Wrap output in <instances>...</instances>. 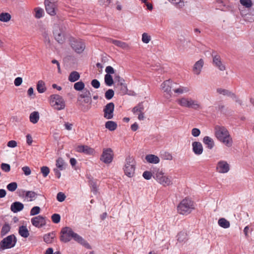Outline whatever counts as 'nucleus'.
<instances>
[{
	"label": "nucleus",
	"instance_id": "f257e3e1",
	"mask_svg": "<svg viewBox=\"0 0 254 254\" xmlns=\"http://www.w3.org/2000/svg\"><path fill=\"white\" fill-rule=\"evenodd\" d=\"M71 239H73L75 241L88 249H91V247L89 243L82 237L74 232L71 228L69 227L63 228L61 231V241L66 243L69 242Z\"/></svg>",
	"mask_w": 254,
	"mask_h": 254
},
{
	"label": "nucleus",
	"instance_id": "f03ea898",
	"mask_svg": "<svg viewBox=\"0 0 254 254\" xmlns=\"http://www.w3.org/2000/svg\"><path fill=\"white\" fill-rule=\"evenodd\" d=\"M214 134L217 140L228 147L232 146L233 141L229 131L223 126H216L214 128Z\"/></svg>",
	"mask_w": 254,
	"mask_h": 254
},
{
	"label": "nucleus",
	"instance_id": "7ed1b4c3",
	"mask_svg": "<svg viewBox=\"0 0 254 254\" xmlns=\"http://www.w3.org/2000/svg\"><path fill=\"white\" fill-rule=\"evenodd\" d=\"M195 204L190 198L186 197L182 199L177 206L178 212L182 215H187L194 209Z\"/></svg>",
	"mask_w": 254,
	"mask_h": 254
},
{
	"label": "nucleus",
	"instance_id": "20e7f679",
	"mask_svg": "<svg viewBox=\"0 0 254 254\" xmlns=\"http://www.w3.org/2000/svg\"><path fill=\"white\" fill-rule=\"evenodd\" d=\"M135 161L132 157L128 156L125 160L124 170L125 174L127 177L131 178L134 174L135 169Z\"/></svg>",
	"mask_w": 254,
	"mask_h": 254
},
{
	"label": "nucleus",
	"instance_id": "39448f33",
	"mask_svg": "<svg viewBox=\"0 0 254 254\" xmlns=\"http://www.w3.org/2000/svg\"><path fill=\"white\" fill-rule=\"evenodd\" d=\"M50 104L57 110H62L65 107V101L64 98L58 94H53L50 97Z\"/></svg>",
	"mask_w": 254,
	"mask_h": 254
},
{
	"label": "nucleus",
	"instance_id": "423d86ee",
	"mask_svg": "<svg viewBox=\"0 0 254 254\" xmlns=\"http://www.w3.org/2000/svg\"><path fill=\"white\" fill-rule=\"evenodd\" d=\"M153 178L158 183L164 187L169 186L173 184L171 177L165 175L164 173L159 169L154 173Z\"/></svg>",
	"mask_w": 254,
	"mask_h": 254
},
{
	"label": "nucleus",
	"instance_id": "0eeeda50",
	"mask_svg": "<svg viewBox=\"0 0 254 254\" xmlns=\"http://www.w3.org/2000/svg\"><path fill=\"white\" fill-rule=\"evenodd\" d=\"M16 242V238L14 235H9L0 242V248L2 250L12 248L15 246Z\"/></svg>",
	"mask_w": 254,
	"mask_h": 254
},
{
	"label": "nucleus",
	"instance_id": "6e6552de",
	"mask_svg": "<svg viewBox=\"0 0 254 254\" xmlns=\"http://www.w3.org/2000/svg\"><path fill=\"white\" fill-rule=\"evenodd\" d=\"M55 40L59 43L63 44L65 40V30L62 27L55 26L53 31Z\"/></svg>",
	"mask_w": 254,
	"mask_h": 254
},
{
	"label": "nucleus",
	"instance_id": "1a4fd4ad",
	"mask_svg": "<svg viewBox=\"0 0 254 254\" xmlns=\"http://www.w3.org/2000/svg\"><path fill=\"white\" fill-rule=\"evenodd\" d=\"M174 85H177V84L176 83L173 82L171 80L169 79L163 82V83H162L161 86L162 90L163 91V92L166 93V98H169L171 97L172 95V92L171 89L172 88H174Z\"/></svg>",
	"mask_w": 254,
	"mask_h": 254
},
{
	"label": "nucleus",
	"instance_id": "9d476101",
	"mask_svg": "<svg viewBox=\"0 0 254 254\" xmlns=\"http://www.w3.org/2000/svg\"><path fill=\"white\" fill-rule=\"evenodd\" d=\"M113 157V151L111 148H104L100 157V160L105 164H110L112 162Z\"/></svg>",
	"mask_w": 254,
	"mask_h": 254
},
{
	"label": "nucleus",
	"instance_id": "9b49d317",
	"mask_svg": "<svg viewBox=\"0 0 254 254\" xmlns=\"http://www.w3.org/2000/svg\"><path fill=\"white\" fill-rule=\"evenodd\" d=\"M44 3L47 12L52 16L55 15L57 9V2L54 0H45Z\"/></svg>",
	"mask_w": 254,
	"mask_h": 254
},
{
	"label": "nucleus",
	"instance_id": "f8f14e48",
	"mask_svg": "<svg viewBox=\"0 0 254 254\" xmlns=\"http://www.w3.org/2000/svg\"><path fill=\"white\" fill-rule=\"evenodd\" d=\"M115 105L113 102L108 103L103 109L104 117L106 119H112L114 117Z\"/></svg>",
	"mask_w": 254,
	"mask_h": 254
},
{
	"label": "nucleus",
	"instance_id": "ddd939ff",
	"mask_svg": "<svg viewBox=\"0 0 254 254\" xmlns=\"http://www.w3.org/2000/svg\"><path fill=\"white\" fill-rule=\"evenodd\" d=\"M71 46L72 49L77 53H81L84 50L85 45L81 40H73L71 42Z\"/></svg>",
	"mask_w": 254,
	"mask_h": 254
},
{
	"label": "nucleus",
	"instance_id": "4468645a",
	"mask_svg": "<svg viewBox=\"0 0 254 254\" xmlns=\"http://www.w3.org/2000/svg\"><path fill=\"white\" fill-rule=\"evenodd\" d=\"M31 222L34 226L38 228L42 227L46 224L45 217L41 215L33 217L31 220Z\"/></svg>",
	"mask_w": 254,
	"mask_h": 254
},
{
	"label": "nucleus",
	"instance_id": "2eb2a0df",
	"mask_svg": "<svg viewBox=\"0 0 254 254\" xmlns=\"http://www.w3.org/2000/svg\"><path fill=\"white\" fill-rule=\"evenodd\" d=\"M229 170L230 166L226 161L221 160L217 163L216 170L218 172L224 174L228 172Z\"/></svg>",
	"mask_w": 254,
	"mask_h": 254
},
{
	"label": "nucleus",
	"instance_id": "dca6fc26",
	"mask_svg": "<svg viewBox=\"0 0 254 254\" xmlns=\"http://www.w3.org/2000/svg\"><path fill=\"white\" fill-rule=\"evenodd\" d=\"M213 58V64L217 67L220 70L224 71L225 70V65L222 63L221 57L218 55L212 54Z\"/></svg>",
	"mask_w": 254,
	"mask_h": 254
},
{
	"label": "nucleus",
	"instance_id": "f3484780",
	"mask_svg": "<svg viewBox=\"0 0 254 254\" xmlns=\"http://www.w3.org/2000/svg\"><path fill=\"white\" fill-rule=\"evenodd\" d=\"M192 149L193 152L196 155H201L203 151L202 145L199 141H194L192 143Z\"/></svg>",
	"mask_w": 254,
	"mask_h": 254
},
{
	"label": "nucleus",
	"instance_id": "a211bd4d",
	"mask_svg": "<svg viewBox=\"0 0 254 254\" xmlns=\"http://www.w3.org/2000/svg\"><path fill=\"white\" fill-rule=\"evenodd\" d=\"M79 98L84 99L83 101L85 103H89L92 101L90 92L87 89L84 90L79 95L78 99L79 101L80 100Z\"/></svg>",
	"mask_w": 254,
	"mask_h": 254
},
{
	"label": "nucleus",
	"instance_id": "6ab92c4d",
	"mask_svg": "<svg viewBox=\"0 0 254 254\" xmlns=\"http://www.w3.org/2000/svg\"><path fill=\"white\" fill-rule=\"evenodd\" d=\"M203 64L204 62L202 59H200L197 61L193 66L192 71L193 73L196 75H199L201 71Z\"/></svg>",
	"mask_w": 254,
	"mask_h": 254
},
{
	"label": "nucleus",
	"instance_id": "aec40b11",
	"mask_svg": "<svg viewBox=\"0 0 254 254\" xmlns=\"http://www.w3.org/2000/svg\"><path fill=\"white\" fill-rule=\"evenodd\" d=\"M77 151L88 155H91L94 153V150L93 148L87 145H79L77 147Z\"/></svg>",
	"mask_w": 254,
	"mask_h": 254
},
{
	"label": "nucleus",
	"instance_id": "412c9836",
	"mask_svg": "<svg viewBox=\"0 0 254 254\" xmlns=\"http://www.w3.org/2000/svg\"><path fill=\"white\" fill-rule=\"evenodd\" d=\"M23 208V204L19 201L14 202L10 206V210L14 213L19 212L22 210Z\"/></svg>",
	"mask_w": 254,
	"mask_h": 254
},
{
	"label": "nucleus",
	"instance_id": "4be33fe9",
	"mask_svg": "<svg viewBox=\"0 0 254 254\" xmlns=\"http://www.w3.org/2000/svg\"><path fill=\"white\" fill-rule=\"evenodd\" d=\"M203 143L208 149H212L215 146L214 140L208 136H205L203 138Z\"/></svg>",
	"mask_w": 254,
	"mask_h": 254
},
{
	"label": "nucleus",
	"instance_id": "5701e85b",
	"mask_svg": "<svg viewBox=\"0 0 254 254\" xmlns=\"http://www.w3.org/2000/svg\"><path fill=\"white\" fill-rule=\"evenodd\" d=\"M190 98L184 97L177 99V102L181 107L190 108Z\"/></svg>",
	"mask_w": 254,
	"mask_h": 254
},
{
	"label": "nucleus",
	"instance_id": "b1692460",
	"mask_svg": "<svg viewBox=\"0 0 254 254\" xmlns=\"http://www.w3.org/2000/svg\"><path fill=\"white\" fill-rule=\"evenodd\" d=\"M109 42L112 43L115 45L119 47H120L123 49L126 50L129 48V46L127 43L122 42L121 41L110 39H109Z\"/></svg>",
	"mask_w": 254,
	"mask_h": 254
},
{
	"label": "nucleus",
	"instance_id": "393cba45",
	"mask_svg": "<svg viewBox=\"0 0 254 254\" xmlns=\"http://www.w3.org/2000/svg\"><path fill=\"white\" fill-rule=\"evenodd\" d=\"M173 91L178 94H182L188 93L190 91V89L188 87L179 85L178 87H174Z\"/></svg>",
	"mask_w": 254,
	"mask_h": 254
},
{
	"label": "nucleus",
	"instance_id": "a878e982",
	"mask_svg": "<svg viewBox=\"0 0 254 254\" xmlns=\"http://www.w3.org/2000/svg\"><path fill=\"white\" fill-rule=\"evenodd\" d=\"M145 160L149 163L157 164L160 162L159 158L153 154H148L145 156Z\"/></svg>",
	"mask_w": 254,
	"mask_h": 254
},
{
	"label": "nucleus",
	"instance_id": "bb28decb",
	"mask_svg": "<svg viewBox=\"0 0 254 254\" xmlns=\"http://www.w3.org/2000/svg\"><path fill=\"white\" fill-rule=\"evenodd\" d=\"M190 108L198 110L202 109V106L201 104L197 100H194L190 98Z\"/></svg>",
	"mask_w": 254,
	"mask_h": 254
},
{
	"label": "nucleus",
	"instance_id": "cd10ccee",
	"mask_svg": "<svg viewBox=\"0 0 254 254\" xmlns=\"http://www.w3.org/2000/svg\"><path fill=\"white\" fill-rule=\"evenodd\" d=\"M116 87L120 91L121 94L124 95L127 93V86L124 82L117 83L116 85Z\"/></svg>",
	"mask_w": 254,
	"mask_h": 254
},
{
	"label": "nucleus",
	"instance_id": "c85d7f7f",
	"mask_svg": "<svg viewBox=\"0 0 254 254\" xmlns=\"http://www.w3.org/2000/svg\"><path fill=\"white\" fill-rule=\"evenodd\" d=\"M18 233L19 235L23 238H27L29 235V233L26 226H21L19 227Z\"/></svg>",
	"mask_w": 254,
	"mask_h": 254
},
{
	"label": "nucleus",
	"instance_id": "c756f323",
	"mask_svg": "<svg viewBox=\"0 0 254 254\" xmlns=\"http://www.w3.org/2000/svg\"><path fill=\"white\" fill-rule=\"evenodd\" d=\"M80 78V74L77 71H72L69 75L68 80L70 82H74L78 80Z\"/></svg>",
	"mask_w": 254,
	"mask_h": 254
},
{
	"label": "nucleus",
	"instance_id": "7c9ffc66",
	"mask_svg": "<svg viewBox=\"0 0 254 254\" xmlns=\"http://www.w3.org/2000/svg\"><path fill=\"white\" fill-rule=\"evenodd\" d=\"M39 114L37 111H34L30 115V121L33 124L37 123L39 120Z\"/></svg>",
	"mask_w": 254,
	"mask_h": 254
},
{
	"label": "nucleus",
	"instance_id": "2f4dec72",
	"mask_svg": "<svg viewBox=\"0 0 254 254\" xmlns=\"http://www.w3.org/2000/svg\"><path fill=\"white\" fill-rule=\"evenodd\" d=\"M216 91L218 93L223 95L224 96H227L230 97L232 96H234V93L227 89L219 88L217 89Z\"/></svg>",
	"mask_w": 254,
	"mask_h": 254
},
{
	"label": "nucleus",
	"instance_id": "473e14b6",
	"mask_svg": "<svg viewBox=\"0 0 254 254\" xmlns=\"http://www.w3.org/2000/svg\"><path fill=\"white\" fill-rule=\"evenodd\" d=\"M55 237V234L54 233H51L46 234L44 236V241L48 244L52 243Z\"/></svg>",
	"mask_w": 254,
	"mask_h": 254
},
{
	"label": "nucleus",
	"instance_id": "72a5a7b5",
	"mask_svg": "<svg viewBox=\"0 0 254 254\" xmlns=\"http://www.w3.org/2000/svg\"><path fill=\"white\" fill-rule=\"evenodd\" d=\"M11 18V15L7 12H2L0 14V21L1 22H7Z\"/></svg>",
	"mask_w": 254,
	"mask_h": 254
},
{
	"label": "nucleus",
	"instance_id": "f704fd0d",
	"mask_svg": "<svg viewBox=\"0 0 254 254\" xmlns=\"http://www.w3.org/2000/svg\"><path fill=\"white\" fill-rule=\"evenodd\" d=\"M25 197L29 198V201H32L35 200L37 196V194L33 191H27L25 194Z\"/></svg>",
	"mask_w": 254,
	"mask_h": 254
},
{
	"label": "nucleus",
	"instance_id": "c9c22d12",
	"mask_svg": "<svg viewBox=\"0 0 254 254\" xmlns=\"http://www.w3.org/2000/svg\"><path fill=\"white\" fill-rule=\"evenodd\" d=\"M219 225L223 228H228L230 227V222L224 218L219 219L218 221Z\"/></svg>",
	"mask_w": 254,
	"mask_h": 254
},
{
	"label": "nucleus",
	"instance_id": "e433bc0d",
	"mask_svg": "<svg viewBox=\"0 0 254 254\" xmlns=\"http://www.w3.org/2000/svg\"><path fill=\"white\" fill-rule=\"evenodd\" d=\"M105 127L109 130L113 131L117 128V125L113 121H108L105 124Z\"/></svg>",
	"mask_w": 254,
	"mask_h": 254
},
{
	"label": "nucleus",
	"instance_id": "4c0bfd02",
	"mask_svg": "<svg viewBox=\"0 0 254 254\" xmlns=\"http://www.w3.org/2000/svg\"><path fill=\"white\" fill-rule=\"evenodd\" d=\"M144 110V107L143 103H139L136 106L134 107L132 109V112L134 114H137V113H143Z\"/></svg>",
	"mask_w": 254,
	"mask_h": 254
},
{
	"label": "nucleus",
	"instance_id": "58836bf2",
	"mask_svg": "<svg viewBox=\"0 0 254 254\" xmlns=\"http://www.w3.org/2000/svg\"><path fill=\"white\" fill-rule=\"evenodd\" d=\"M37 90L38 92L42 93L46 91L45 83L42 80H40L37 84Z\"/></svg>",
	"mask_w": 254,
	"mask_h": 254
},
{
	"label": "nucleus",
	"instance_id": "ea45409f",
	"mask_svg": "<svg viewBox=\"0 0 254 254\" xmlns=\"http://www.w3.org/2000/svg\"><path fill=\"white\" fill-rule=\"evenodd\" d=\"M10 226L9 225V224H8V223L4 224L3 225V226L1 228V232H0L1 236L3 237L5 235H6L10 231Z\"/></svg>",
	"mask_w": 254,
	"mask_h": 254
},
{
	"label": "nucleus",
	"instance_id": "a19ab883",
	"mask_svg": "<svg viewBox=\"0 0 254 254\" xmlns=\"http://www.w3.org/2000/svg\"><path fill=\"white\" fill-rule=\"evenodd\" d=\"M65 163L62 158H59L56 161V166L60 170H63L65 169Z\"/></svg>",
	"mask_w": 254,
	"mask_h": 254
},
{
	"label": "nucleus",
	"instance_id": "79ce46f5",
	"mask_svg": "<svg viewBox=\"0 0 254 254\" xmlns=\"http://www.w3.org/2000/svg\"><path fill=\"white\" fill-rule=\"evenodd\" d=\"M104 80L105 84L108 86H111L114 83L113 77L109 74H105Z\"/></svg>",
	"mask_w": 254,
	"mask_h": 254
},
{
	"label": "nucleus",
	"instance_id": "37998d69",
	"mask_svg": "<svg viewBox=\"0 0 254 254\" xmlns=\"http://www.w3.org/2000/svg\"><path fill=\"white\" fill-rule=\"evenodd\" d=\"M245 20L250 22L254 21V10L250 11L246 14L245 16Z\"/></svg>",
	"mask_w": 254,
	"mask_h": 254
},
{
	"label": "nucleus",
	"instance_id": "c03bdc74",
	"mask_svg": "<svg viewBox=\"0 0 254 254\" xmlns=\"http://www.w3.org/2000/svg\"><path fill=\"white\" fill-rule=\"evenodd\" d=\"M178 241L180 242H185L187 240V234L184 232H181L178 234Z\"/></svg>",
	"mask_w": 254,
	"mask_h": 254
},
{
	"label": "nucleus",
	"instance_id": "a18cd8bd",
	"mask_svg": "<svg viewBox=\"0 0 254 254\" xmlns=\"http://www.w3.org/2000/svg\"><path fill=\"white\" fill-rule=\"evenodd\" d=\"M168 1L175 4L178 8H182L185 6V2L182 0H168Z\"/></svg>",
	"mask_w": 254,
	"mask_h": 254
},
{
	"label": "nucleus",
	"instance_id": "49530a36",
	"mask_svg": "<svg viewBox=\"0 0 254 254\" xmlns=\"http://www.w3.org/2000/svg\"><path fill=\"white\" fill-rule=\"evenodd\" d=\"M85 84L82 81H78L74 84V88L77 91H81L84 89Z\"/></svg>",
	"mask_w": 254,
	"mask_h": 254
},
{
	"label": "nucleus",
	"instance_id": "de8ad7c7",
	"mask_svg": "<svg viewBox=\"0 0 254 254\" xmlns=\"http://www.w3.org/2000/svg\"><path fill=\"white\" fill-rule=\"evenodd\" d=\"M35 16L37 18H40L43 16L44 10L42 8L37 7L35 8Z\"/></svg>",
	"mask_w": 254,
	"mask_h": 254
},
{
	"label": "nucleus",
	"instance_id": "09e8293b",
	"mask_svg": "<svg viewBox=\"0 0 254 254\" xmlns=\"http://www.w3.org/2000/svg\"><path fill=\"white\" fill-rule=\"evenodd\" d=\"M240 2L246 8H250L253 5L251 0H240Z\"/></svg>",
	"mask_w": 254,
	"mask_h": 254
},
{
	"label": "nucleus",
	"instance_id": "8fccbe9b",
	"mask_svg": "<svg viewBox=\"0 0 254 254\" xmlns=\"http://www.w3.org/2000/svg\"><path fill=\"white\" fill-rule=\"evenodd\" d=\"M6 188L9 191H14L17 188V184L16 182H12L8 184Z\"/></svg>",
	"mask_w": 254,
	"mask_h": 254
},
{
	"label": "nucleus",
	"instance_id": "3c124183",
	"mask_svg": "<svg viewBox=\"0 0 254 254\" xmlns=\"http://www.w3.org/2000/svg\"><path fill=\"white\" fill-rule=\"evenodd\" d=\"M90 185L91 188V190L94 194H96L98 191L97 185L96 181L91 180L90 181Z\"/></svg>",
	"mask_w": 254,
	"mask_h": 254
},
{
	"label": "nucleus",
	"instance_id": "603ef678",
	"mask_svg": "<svg viewBox=\"0 0 254 254\" xmlns=\"http://www.w3.org/2000/svg\"><path fill=\"white\" fill-rule=\"evenodd\" d=\"M114 95V91L113 89H108L105 94V97L106 99L110 100L111 99Z\"/></svg>",
	"mask_w": 254,
	"mask_h": 254
},
{
	"label": "nucleus",
	"instance_id": "864d4df0",
	"mask_svg": "<svg viewBox=\"0 0 254 254\" xmlns=\"http://www.w3.org/2000/svg\"><path fill=\"white\" fill-rule=\"evenodd\" d=\"M151 40V37L146 33H143L142 35V41L145 44H148Z\"/></svg>",
	"mask_w": 254,
	"mask_h": 254
},
{
	"label": "nucleus",
	"instance_id": "5fc2aeb1",
	"mask_svg": "<svg viewBox=\"0 0 254 254\" xmlns=\"http://www.w3.org/2000/svg\"><path fill=\"white\" fill-rule=\"evenodd\" d=\"M41 172L44 177H46L50 173V169L47 166H43L41 168Z\"/></svg>",
	"mask_w": 254,
	"mask_h": 254
},
{
	"label": "nucleus",
	"instance_id": "6e6d98bb",
	"mask_svg": "<svg viewBox=\"0 0 254 254\" xmlns=\"http://www.w3.org/2000/svg\"><path fill=\"white\" fill-rule=\"evenodd\" d=\"M40 212V208L39 206H34L30 210V215L34 216L39 214Z\"/></svg>",
	"mask_w": 254,
	"mask_h": 254
},
{
	"label": "nucleus",
	"instance_id": "4d7b16f0",
	"mask_svg": "<svg viewBox=\"0 0 254 254\" xmlns=\"http://www.w3.org/2000/svg\"><path fill=\"white\" fill-rule=\"evenodd\" d=\"M52 220L55 223H58L61 220V216L59 214H54L52 216Z\"/></svg>",
	"mask_w": 254,
	"mask_h": 254
},
{
	"label": "nucleus",
	"instance_id": "13d9d810",
	"mask_svg": "<svg viewBox=\"0 0 254 254\" xmlns=\"http://www.w3.org/2000/svg\"><path fill=\"white\" fill-rule=\"evenodd\" d=\"M162 158L164 160H171L173 159L172 154L168 152H165L162 154Z\"/></svg>",
	"mask_w": 254,
	"mask_h": 254
},
{
	"label": "nucleus",
	"instance_id": "bf43d9fd",
	"mask_svg": "<svg viewBox=\"0 0 254 254\" xmlns=\"http://www.w3.org/2000/svg\"><path fill=\"white\" fill-rule=\"evenodd\" d=\"M65 194L62 192H60L57 194V199L60 202H63L65 200Z\"/></svg>",
	"mask_w": 254,
	"mask_h": 254
},
{
	"label": "nucleus",
	"instance_id": "052dcab7",
	"mask_svg": "<svg viewBox=\"0 0 254 254\" xmlns=\"http://www.w3.org/2000/svg\"><path fill=\"white\" fill-rule=\"evenodd\" d=\"M142 176L145 179L148 180L151 178L152 174L150 171H146L143 172Z\"/></svg>",
	"mask_w": 254,
	"mask_h": 254
},
{
	"label": "nucleus",
	"instance_id": "680f3d73",
	"mask_svg": "<svg viewBox=\"0 0 254 254\" xmlns=\"http://www.w3.org/2000/svg\"><path fill=\"white\" fill-rule=\"evenodd\" d=\"M1 168L3 171L5 172H8L10 170V165L6 163H2L1 165Z\"/></svg>",
	"mask_w": 254,
	"mask_h": 254
},
{
	"label": "nucleus",
	"instance_id": "e2e57ef3",
	"mask_svg": "<svg viewBox=\"0 0 254 254\" xmlns=\"http://www.w3.org/2000/svg\"><path fill=\"white\" fill-rule=\"evenodd\" d=\"M91 84L94 88L96 89L99 88L100 86V82L96 79H94L91 81Z\"/></svg>",
	"mask_w": 254,
	"mask_h": 254
},
{
	"label": "nucleus",
	"instance_id": "0e129e2a",
	"mask_svg": "<svg viewBox=\"0 0 254 254\" xmlns=\"http://www.w3.org/2000/svg\"><path fill=\"white\" fill-rule=\"evenodd\" d=\"M200 134V130L197 128H193L191 130V135L194 137H198Z\"/></svg>",
	"mask_w": 254,
	"mask_h": 254
},
{
	"label": "nucleus",
	"instance_id": "69168bd1",
	"mask_svg": "<svg viewBox=\"0 0 254 254\" xmlns=\"http://www.w3.org/2000/svg\"><path fill=\"white\" fill-rule=\"evenodd\" d=\"M22 170L26 176H28L31 174V171L30 168L28 166H24L22 168Z\"/></svg>",
	"mask_w": 254,
	"mask_h": 254
},
{
	"label": "nucleus",
	"instance_id": "338daca9",
	"mask_svg": "<svg viewBox=\"0 0 254 254\" xmlns=\"http://www.w3.org/2000/svg\"><path fill=\"white\" fill-rule=\"evenodd\" d=\"M17 142L13 140L9 141L7 144V146L10 148L16 147L17 146Z\"/></svg>",
	"mask_w": 254,
	"mask_h": 254
},
{
	"label": "nucleus",
	"instance_id": "774afa93",
	"mask_svg": "<svg viewBox=\"0 0 254 254\" xmlns=\"http://www.w3.org/2000/svg\"><path fill=\"white\" fill-rule=\"evenodd\" d=\"M105 71L107 73V74H109L111 75V74L114 73L115 70H114V69L113 68V67H112L111 66L109 65V66H107L106 67Z\"/></svg>",
	"mask_w": 254,
	"mask_h": 254
}]
</instances>
